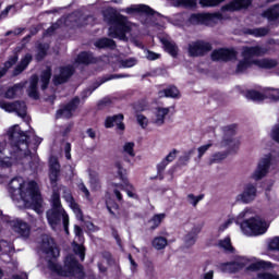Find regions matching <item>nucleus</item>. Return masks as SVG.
<instances>
[{"mask_svg":"<svg viewBox=\"0 0 279 279\" xmlns=\"http://www.w3.org/2000/svg\"><path fill=\"white\" fill-rule=\"evenodd\" d=\"M28 97L32 99H38V75H33L29 80V86L27 89Z\"/></svg>","mask_w":279,"mask_h":279,"instance_id":"nucleus-27","label":"nucleus"},{"mask_svg":"<svg viewBox=\"0 0 279 279\" xmlns=\"http://www.w3.org/2000/svg\"><path fill=\"white\" fill-rule=\"evenodd\" d=\"M80 107V97H74L68 104L60 107L57 110V119H71L73 117V112L77 110Z\"/></svg>","mask_w":279,"mask_h":279,"instance_id":"nucleus-13","label":"nucleus"},{"mask_svg":"<svg viewBox=\"0 0 279 279\" xmlns=\"http://www.w3.org/2000/svg\"><path fill=\"white\" fill-rule=\"evenodd\" d=\"M29 62H32V54L27 53L13 70V76L16 77L17 75H21V73L29 66Z\"/></svg>","mask_w":279,"mask_h":279,"instance_id":"nucleus-28","label":"nucleus"},{"mask_svg":"<svg viewBox=\"0 0 279 279\" xmlns=\"http://www.w3.org/2000/svg\"><path fill=\"white\" fill-rule=\"evenodd\" d=\"M225 0H199V4L203 8H215L219 3H223ZM252 5V0H232L229 4L221 8L222 12H236L239 10L247 9Z\"/></svg>","mask_w":279,"mask_h":279,"instance_id":"nucleus-9","label":"nucleus"},{"mask_svg":"<svg viewBox=\"0 0 279 279\" xmlns=\"http://www.w3.org/2000/svg\"><path fill=\"white\" fill-rule=\"evenodd\" d=\"M256 199V185L248 183L244 186L241 194L236 196V202H242V204H250Z\"/></svg>","mask_w":279,"mask_h":279,"instance_id":"nucleus-17","label":"nucleus"},{"mask_svg":"<svg viewBox=\"0 0 279 279\" xmlns=\"http://www.w3.org/2000/svg\"><path fill=\"white\" fill-rule=\"evenodd\" d=\"M0 108L1 110H4V112H15V114L23 119L25 123H29V116H27V105H25V101L16 100L8 102L5 100H0Z\"/></svg>","mask_w":279,"mask_h":279,"instance_id":"nucleus-11","label":"nucleus"},{"mask_svg":"<svg viewBox=\"0 0 279 279\" xmlns=\"http://www.w3.org/2000/svg\"><path fill=\"white\" fill-rule=\"evenodd\" d=\"M240 228L246 236H258L265 234L269 226L260 217H255L241 222Z\"/></svg>","mask_w":279,"mask_h":279,"instance_id":"nucleus-8","label":"nucleus"},{"mask_svg":"<svg viewBox=\"0 0 279 279\" xmlns=\"http://www.w3.org/2000/svg\"><path fill=\"white\" fill-rule=\"evenodd\" d=\"M167 245L168 241L165 236H156L153 240V247H155V250H165Z\"/></svg>","mask_w":279,"mask_h":279,"instance_id":"nucleus-36","label":"nucleus"},{"mask_svg":"<svg viewBox=\"0 0 279 279\" xmlns=\"http://www.w3.org/2000/svg\"><path fill=\"white\" fill-rule=\"evenodd\" d=\"M167 165H169V163L165 159L157 165V173L159 175V180H163L165 179V177L162 175V171H165V169H167Z\"/></svg>","mask_w":279,"mask_h":279,"instance_id":"nucleus-53","label":"nucleus"},{"mask_svg":"<svg viewBox=\"0 0 279 279\" xmlns=\"http://www.w3.org/2000/svg\"><path fill=\"white\" fill-rule=\"evenodd\" d=\"M246 98L252 99L253 101H263L265 96L256 90H250L246 93Z\"/></svg>","mask_w":279,"mask_h":279,"instance_id":"nucleus-44","label":"nucleus"},{"mask_svg":"<svg viewBox=\"0 0 279 279\" xmlns=\"http://www.w3.org/2000/svg\"><path fill=\"white\" fill-rule=\"evenodd\" d=\"M267 51V48L263 46H245L242 48V58H244V60H252V58H260V56H265Z\"/></svg>","mask_w":279,"mask_h":279,"instance_id":"nucleus-18","label":"nucleus"},{"mask_svg":"<svg viewBox=\"0 0 279 279\" xmlns=\"http://www.w3.org/2000/svg\"><path fill=\"white\" fill-rule=\"evenodd\" d=\"M19 62V54H14L8 59V61L4 63L3 68L7 69V71H10L14 64Z\"/></svg>","mask_w":279,"mask_h":279,"instance_id":"nucleus-52","label":"nucleus"},{"mask_svg":"<svg viewBox=\"0 0 279 279\" xmlns=\"http://www.w3.org/2000/svg\"><path fill=\"white\" fill-rule=\"evenodd\" d=\"M7 134L11 144L0 143V167L7 169L23 158H29L32 149L36 151L38 145L43 143V138L31 135L29 132H23L17 124L11 126Z\"/></svg>","mask_w":279,"mask_h":279,"instance_id":"nucleus-1","label":"nucleus"},{"mask_svg":"<svg viewBox=\"0 0 279 279\" xmlns=\"http://www.w3.org/2000/svg\"><path fill=\"white\" fill-rule=\"evenodd\" d=\"M146 58L150 61L160 60V53H156L150 50H146Z\"/></svg>","mask_w":279,"mask_h":279,"instance_id":"nucleus-60","label":"nucleus"},{"mask_svg":"<svg viewBox=\"0 0 279 279\" xmlns=\"http://www.w3.org/2000/svg\"><path fill=\"white\" fill-rule=\"evenodd\" d=\"M51 80V69H47L41 74V89L45 90L49 86Z\"/></svg>","mask_w":279,"mask_h":279,"instance_id":"nucleus-38","label":"nucleus"},{"mask_svg":"<svg viewBox=\"0 0 279 279\" xmlns=\"http://www.w3.org/2000/svg\"><path fill=\"white\" fill-rule=\"evenodd\" d=\"M104 17L109 25H113L109 28V36L111 38H119V40L128 41L126 34L132 32L134 24L128 21V17L118 14L114 9H107L104 11Z\"/></svg>","mask_w":279,"mask_h":279,"instance_id":"nucleus-4","label":"nucleus"},{"mask_svg":"<svg viewBox=\"0 0 279 279\" xmlns=\"http://www.w3.org/2000/svg\"><path fill=\"white\" fill-rule=\"evenodd\" d=\"M70 208H72L74 215H76V219L80 221H84V214H82V209L80 208V205L75 203V199L69 203Z\"/></svg>","mask_w":279,"mask_h":279,"instance_id":"nucleus-37","label":"nucleus"},{"mask_svg":"<svg viewBox=\"0 0 279 279\" xmlns=\"http://www.w3.org/2000/svg\"><path fill=\"white\" fill-rule=\"evenodd\" d=\"M160 43L163 46L165 51L169 53V56H171L172 58H178V51H180V49L178 48V44H175V41L168 37H161Z\"/></svg>","mask_w":279,"mask_h":279,"instance_id":"nucleus-23","label":"nucleus"},{"mask_svg":"<svg viewBox=\"0 0 279 279\" xmlns=\"http://www.w3.org/2000/svg\"><path fill=\"white\" fill-rule=\"evenodd\" d=\"M95 47H97L98 49H114L117 47V44L114 43V40L105 37L95 41Z\"/></svg>","mask_w":279,"mask_h":279,"instance_id":"nucleus-31","label":"nucleus"},{"mask_svg":"<svg viewBox=\"0 0 279 279\" xmlns=\"http://www.w3.org/2000/svg\"><path fill=\"white\" fill-rule=\"evenodd\" d=\"M223 132H225V137L220 143V147H229L230 150L215 153L209 159V165H218L222 160H226L228 158V154H230V151H234L235 149H239V145H241L239 140L228 137V136H234V125L225 126Z\"/></svg>","mask_w":279,"mask_h":279,"instance_id":"nucleus-6","label":"nucleus"},{"mask_svg":"<svg viewBox=\"0 0 279 279\" xmlns=\"http://www.w3.org/2000/svg\"><path fill=\"white\" fill-rule=\"evenodd\" d=\"M268 97L274 101H279V89L268 88Z\"/></svg>","mask_w":279,"mask_h":279,"instance_id":"nucleus-57","label":"nucleus"},{"mask_svg":"<svg viewBox=\"0 0 279 279\" xmlns=\"http://www.w3.org/2000/svg\"><path fill=\"white\" fill-rule=\"evenodd\" d=\"M213 147V143H208L205 144L201 147L197 148L198 155H197V160H202V158L204 157V154H206V151H208V149H210Z\"/></svg>","mask_w":279,"mask_h":279,"instance_id":"nucleus-50","label":"nucleus"},{"mask_svg":"<svg viewBox=\"0 0 279 279\" xmlns=\"http://www.w3.org/2000/svg\"><path fill=\"white\" fill-rule=\"evenodd\" d=\"M161 95H165V97H171L172 99H175V97H179L180 90L175 86H170L166 88L163 92H161Z\"/></svg>","mask_w":279,"mask_h":279,"instance_id":"nucleus-39","label":"nucleus"},{"mask_svg":"<svg viewBox=\"0 0 279 279\" xmlns=\"http://www.w3.org/2000/svg\"><path fill=\"white\" fill-rule=\"evenodd\" d=\"M124 12H126V14H134V12H144L145 14H150L151 16H154V14H155L154 9H151V8H149V5H145V4L131 5L126 9H124Z\"/></svg>","mask_w":279,"mask_h":279,"instance_id":"nucleus-26","label":"nucleus"},{"mask_svg":"<svg viewBox=\"0 0 279 279\" xmlns=\"http://www.w3.org/2000/svg\"><path fill=\"white\" fill-rule=\"evenodd\" d=\"M89 182L92 184V189H94L95 191H97V189H99L100 186V180H99V173L97 172H90L89 173Z\"/></svg>","mask_w":279,"mask_h":279,"instance_id":"nucleus-41","label":"nucleus"},{"mask_svg":"<svg viewBox=\"0 0 279 279\" xmlns=\"http://www.w3.org/2000/svg\"><path fill=\"white\" fill-rule=\"evenodd\" d=\"M219 246L225 250V252H234V247H232V242L230 241V238H225L223 240H220Z\"/></svg>","mask_w":279,"mask_h":279,"instance_id":"nucleus-43","label":"nucleus"},{"mask_svg":"<svg viewBox=\"0 0 279 279\" xmlns=\"http://www.w3.org/2000/svg\"><path fill=\"white\" fill-rule=\"evenodd\" d=\"M61 191L63 193L62 196L65 202H68V204L74 201L73 195L71 194V190L66 189L65 186H61Z\"/></svg>","mask_w":279,"mask_h":279,"instance_id":"nucleus-54","label":"nucleus"},{"mask_svg":"<svg viewBox=\"0 0 279 279\" xmlns=\"http://www.w3.org/2000/svg\"><path fill=\"white\" fill-rule=\"evenodd\" d=\"M10 228L20 236H29V225L21 219H14L9 221Z\"/></svg>","mask_w":279,"mask_h":279,"instance_id":"nucleus-19","label":"nucleus"},{"mask_svg":"<svg viewBox=\"0 0 279 279\" xmlns=\"http://www.w3.org/2000/svg\"><path fill=\"white\" fill-rule=\"evenodd\" d=\"M206 19H208L209 21H215V19H217V21H221V19H223V16L220 13L192 14L190 16V23L192 25H199V23H204V21H206Z\"/></svg>","mask_w":279,"mask_h":279,"instance_id":"nucleus-21","label":"nucleus"},{"mask_svg":"<svg viewBox=\"0 0 279 279\" xmlns=\"http://www.w3.org/2000/svg\"><path fill=\"white\" fill-rule=\"evenodd\" d=\"M271 138L272 141H276V143H279V125L272 128Z\"/></svg>","mask_w":279,"mask_h":279,"instance_id":"nucleus-62","label":"nucleus"},{"mask_svg":"<svg viewBox=\"0 0 279 279\" xmlns=\"http://www.w3.org/2000/svg\"><path fill=\"white\" fill-rule=\"evenodd\" d=\"M265 265V262L250 264V259L245 257H240L235 262L219 264L218 267L220 271H223L225 274H234L239 271V269H243V267H247V269H250L251 271H257V269H263Z\"/></svg>","mask_w":279,"mask_h":279,"instance_id":"nucleus-7","label":"nucleus"},{"mask_svg":"<svg viewBox=\"0 0 279 279\" xmlns=\"http://www.w3.org/2000/svg\"><path fill=\"white\" fill-rule=\"evenodd\" d=\"M232 223H234V219H232V218L228 219L225 223H222L219 227V231L223 232L225 230H227V228H230V226H232Z\"/></svg>","mask_w":279,"mask_h":279,"instance_id":"nucleus-64","label":"nucleus"},{"mask_svg":"<svg viewBox=\"0 0 279 279\" xmlns=\"http://www.w3.org/2000/svg\"><path fill=\"white\" fill-rule=\"evenodd\" d=\"M173 110V107H157L155 109V117L153 118V123L155 125H165V119Z\"/></svg>","mask_w":279,"mask_h":279,"instance_id":"nucleus-20","label":"nucleus"},{"mask_svg":"<svg viewBox=\"0 0 279 279\" xmlns=\"http://www.w3.org/2000/svg\"><path fill=\"white\" fill-rule=\"evenodd\" d=\"M178 154L177 149H173L172 151H170L167 157L163 160H167V162H173L175 160V156Z\"/></svg>","mask_w":279,"mask_h":279,"instance_id":"nucleus-63","label":"nucleus"},{"mask_svg":"<svg viewBox=\"0 0 279 279\" xmlns=\"http://www.w3.org/2000/svg\"><path fill=\"white\" fill-rule=\"evenodd\" d=\"M137 63H138V60H136V58H129L125 60H121L120 66L122 69H132V66H136Z\"/></svg>","mask_w":279,"mask_h":279,"instance_id":"nucleus-42","label":"nucleus"},{"mask_svg":"<svg viewBox=\"0 0 279 279\" xmlns=\"http://www.w3.org/2000/svg\"><path fill=\"white\" fill-rule=\"evenodd\" d=\"M64 217H69L64 208H62V203L60 202V194L53 192L51 196V209L47 211V219L50 228L58 232L62 230V221Z\"/></svg>","mask_w":279,"mask_h":279,"instance_id":"nucleus-5","label":"nucleus"},{"mask_svg":"<svg viewBox=\"0 0 279 279\" xmlns=\"http://www.w3.org/2000/svg\"><path fill=\"white\" fill-rule=\"evenodd\" d=\"M75 73V69L72 65L61 66L56 70L53 76V83L56 86L69 82L70 77Z\"/></svg>","mask_w":279,"mask_h":279,"instance_id":"nucleus-14","label":"nucleus"},{"mask_svg":"<svg viewBox=\"0 0 279 279\" xmlns=\"http://www.w3.org/2000/svg\"><path fill=\"white\" fill-rule=\"evenodd\" d=\"M73 252L74 254H76V256H80L81 260H84V258L86 257L85 248L83 245L74 244Z\"/></svg>","mask_w":279,"mask_h":279,"instance_id":"nucleus-47","label":"nucleus"},{"mask_svg":"<svg viewBox=\"0 0 279 279\" xmlns=\"http://www.w3.org/2000/svg\"><path fill=\"white\" fill-rule=\"evenodd\" d=\"M258 279H279V275L271 274V272H259L257 275Z\"/></svg>","mask_w":279,"mask_h":279,"instance_id":"nucleus-56","label":"nucleus"},{"mask_svg":"<svg viewBox=\"0 0 279 279\" xmlns=\"http://www.w3.org/2000/svg\"><path fill=\"white\" fill-rule=\"evenodd\" d=\"M247 34H251V36H255V38H263V36H267V34H269V27L248 29Z\"/></svg>","mask_w":279,"mask_h":279,"instance_id":"nucleus-35","label":"nucleus"},{"mask_svg":"<svg viewBox=\"0 0 279 279\" xmlns=\"http://www.w3.org/2000/svg\"><path fill=\"white\" fill-rule=\"evenodd\" d=\"M62 25V20H59L57 23L52 24L47 31L46 34H53Z\"/></svg>","mask_w":279,"mask_h":279,"instance_id":"nucleus-61","label":"nucleus"},{"mask_svg":"<svg viewBox=\"0 0 279 279\" xmlns=\"http://www.w3.org/2000/svg\"><path fill=\"white\" fill-rule=\"evenodd\" d=\"M252 64L258 66V69H276L278 66V61L276 59H256V60H248L243 59L239 62L236 68V73H245Z\"/></svg>","mask_w":279,"mask_h":279,"instance_id":"nucleus-10","label":"nucleus"},{"mask_svg":"<svg viewBox=\"0 0 279 279\" xmlns=\"http://www.w3.org/2000/svg\"><path fill=\"white\" fill-rule=\"evenodd\" d=\"M9 193L13 202L17 204L22 202L25 208H34L36 213H41L43 197L36 181L25 182L23 178H14L9 183Z\"/></svg>","mask_w":279,"mask_h":279,"instance_id":"nucleus-3","label":"nucleus"},{"mask_svg":"<svg viewBox=\"0 0 279 279\" xmlns=\"http://www.w3.org/2000/svg\"><path fill=\"white\" fill-rule=\"evenodd\" d=\"M93 60V53L84 51L77 56L75 62L76 64H92Z\"/></svg>","mask_w":279,"mask_h":279,"instance_id":"nucleus-32","label":"nucleus"},{"mask_svg":"<svg viewBox=\"0 0 279 279\" xmlns=\"http://www.w3.org/2000/svg\"><path fill=\"white\" fill-rule=\"evenodd\" d=\"M113 171L114 173H118V178H120L122 182H124V184H126L128 186V178L125 177V169H123V166L121 165V162L117 161L113 165Z\"/></svg>","mask_w":279,"mask_h":279,"instance_id":"nucleus-33","label":"nucleus"},{"mask_svg":"<svg viewBox=\"0 0 279 279\" xmlns=\"http://www.w3.org/2000/svg\"><path fill=\"white\" fill-rule=\"evenodd\" d=\"M107 209L114 217L116 219H119L121 217V213L119 211V205L113 204V206H110V204H107Z\"/></svg>","mask_w":279,"mask_h":279,"instance_id":"nucleus-48","label":"nucleus"},{"mask_svg":"<svg viewBox=\"0 0 279 279\" xmlns=\"http://www.w3.org/2000/svg\"><path fill=\"white\" fill-rule=\"evenodd\" d=\"M269 165H271V157L269 155H266L258 162L257 169L252 175L253 180H263V178H265L267 175V172L269 171Z\"/></svg>","mask_w":279,"mask_h":279,"instance_id":"nucleus-16","label":"nucleus"},{"mask_svg":"<svg viewBox=\"0 0 279 279\" xmlns=\"http://www.w3.org/2000/svg\"><path fill=\"white\" fill-rule=\"evenodd\" d=\"M187 51L191 58H199L201 56L208 53V51H213V46L210 43L197 40L189 44Z\"/></svg>","mask_w":279,"mask_h":279,"instance_id":"nucleus-12","label":"nucleus"},{"mask_svg":"<svg viewBox=\"0 0 279 279\" xmlns=\"http://www.w3.org/2000/svg\"><path fill=\"white\" fill-rule=\"evenodd\" d=\"M41 252H44L46 256V260L48 263L49 269L58 274V276L69 277L74 276L75 278L83 279L84 270L77 259H75V255H68L64 260L63 267L58 265L56 262L58 256H60V250L56 245V242L51 239V236L44 234L41 235Z\"/></svg>","mask_w":279,"mask_h":279,"instance_id":"nucleus-2","label":"nucleus"},{"mask_svg":"<svg viewBox=\"0 0 279 279\" xmlns=\"http://www.w3.org/2000/svg\"><path fill=\"white\" fill-rule=\"evenodd\" d=\"M178 5H183L184 8H195L194 0H177Z\"/></svg>","mask_w":279,"mask_h":279,"instance_id":"nucleus-59","label":"nucleus"},{"mask_svg":"<svg viewBox=\"0 0 279 279\" xmlns=\"http://www.w3.org/2000/svg\"><path fill=\"white\" fill-rule=\"evenodd\" d=\"M123 151L124 154H128L129 156L134 158V156H136V154H134V142L125 143L123 146Z\"/></svg>","mask_w":279,"mask_h":279,"instance_id":"nucleus-49","label":"nucleus"},{"mask_svg":"<svg viewBox=\"0 0 279 279\" xmlns=\"http://www.w3.org/2000/svg\"><path fill=\"white\" fill-rule=\"evenodd\" d=\"M49 49V45L47 44H39L38 45V52H37V60H43L45 56H47V50Z\"/></svg>","mask_w":279,"mask_h":279,"instance_id":"nucleus-46","label":"nucleus"},{"mask_svg":"<svg viewBox=\"0 0 279 279\" xmlns=\"http://www.w3.org/2000/svg\"><path fill=\"white\" fill-rule=\"evenodd\" d=\"M119 77H130V75H128V74H111L108 76H104L100 80V83L96 87H94L93 90H95V88H98L99 86H101V84H105V82H110V80H119Z\"/></svg>","mask_w":279,"mask_h":279,"instance_id":"nucleus-40","label":"nucleus"},{"mask_svg":"<svg viewBox=\"0 0 279 279\" xmlns=\"http://www.w3.org/2000/svg\"><path fill=\"white\" fill-rule=\"evenodd\" d=\"M195 154V149L192 148L187 153H184L180 158H179V163L180 165H189V160H191V156Z\"/></svg>","mask_w":279,"mask_h":279,"instance_id":"nucleus-45","label":"nucleus"},{"mask_svg":"<svg viewBox=\"0 0 279 279\" xmlns=\"http://www.w3.org/2000/svg\"><path fill=\"white\" fill-rule=\"evenodd\" d=\"M114 125H117L118 130H125V124H123V114L119 113L113 117H108L106 119V128H114Z\"/></svg>","mask_w":279,"mask_h":279,"instance_id":"nucleus-25","label":"nucleus"},{"mask_svg":"<svg viewBox=\"0 0 279 279\" xmlns=\"http://www.w3.org/2000/svg\"><path fill=\"white\" fill-rule=\"evenodd\" d=\"M236 59V51L232 49H218L211 52V60L214 62H228Z\"/></svg>","mask_w":279,"mask_h":279,"instance_id":"nucleus-15","label":"nucleus"},{"mask_svg":"<svg viewBox=\"0 0 279 279\" xmlns=\"http://www.w3.org/2000/svg\"><path fill=\"white\" fill-rule=\"evenodd\" d=\"M49 169L50 182L51 184H56V182H58V178H60V162H58V158L50 157Z\"/></svg>","mask_w":279,"mask_h":279,"instance_id":"nucleus-22","label":"nucleus"},{"mask_svg":"<svg viewBox=\"0 0 279 279\" xmlns=\"http://www.w3.org/2000/svg\"><path fill=\"white\" fill-rule=\"evenodd\" d=\"M264 19L268 21H278L279 20V4H274L272 7L268 8L266 11L262 13Z\"/></svg>","mask_w":279,"mask_h":279,"instance_id":"nucleus-29","label":"nucleus"},{"mask_svg":"<svg viewBox=\"0 0 279 279\" xmlns=\"http://www.w3.org/2000/svg\"><path fill=\"white\" fill-rule=\"evenodd\" d=\"M202 199H204V195H198L195 196L194 194H189L187 195V202L189 204H192V206H197V204H199V202H202Z\"/></svg>","mask_w":279,"mask_h":279,"instance_id":"nucleus-51","label":"nucleus"},{"mask_svg":"<svg viewBox=\"0 0 279 279\" xmlns=\"http://www.w3.org/2000/svg\"><path fill=\"white\" fill-rule=\"evenodd\" d=\"M165 217H167L166 214H157V215H155L149 220L150 230H156V228H158V226H160L162 223V221H165Z\"/></svg>","mask_w":279,"mask_h":279,"instance_id":"nucleus-34","label":"nucleus"},{"mask_svg":"<svg viewBox=\"0 0 279 279\" xmlns=\"http://www.w3.org/2000/svg\"><path fill=\"white\" fill-rule=\"evenodd\" d=\"M25 88V83H17L7 89L4 93L5 99H14L17 93H21Z\"/></svg>","mask_w":279,"mask_h":279,"instance_id":"nucleus-30","label":"nucleus"},{"mask_svg":"<svg viewBox=\"0 0 279 279\" xmlns=\"http://www.w3.org/2000/svg\"><path fill=\"white\" fill-rule=\"evenodd\" d=\"M136 119H137L138 125H141V128L145 129V128H147V125H149V119H147V117H145L144 114H137Z\"/></svg>","mask_w":279,"mask_h":279,"instance_id":"nucleus-55","label":"nucleus"},{"mask_svg":"<svg viewBox=\"0 0 279 279\" xmlns=\"http://www.w3.org/2000/svg\"><path fill=\"white\" fill-rule=\"evenodd\" d=\"M268 247L269 250H275L279 252V236H276L272 240H270Z\"/></svg>","mask_w":279,"mask_h":279,"instance_id":"nucleus-58","label":"nucleus"},{"mask_svg":"<svg viewBox=\"0 0 279 279\" xmlns=\"http://www.w3.org/2000/svg\"><path fill=\"white\" fill-rule=\"evenodd\" d=\"M202 225H195L192 230L184 236V243L187 247H193L197 241V234L202 232Z\"/></svg>","mask_w":279,"mask_h":279,"instance_id":"nucleus-24","label":"nucleus"}]
</instances>
